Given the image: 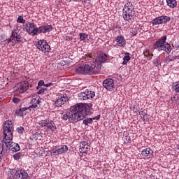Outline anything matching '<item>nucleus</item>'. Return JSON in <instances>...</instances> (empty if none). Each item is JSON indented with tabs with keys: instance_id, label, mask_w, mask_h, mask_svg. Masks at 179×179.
<instances>
[{
	"instance_id": "f257e3e1",
	"label": "nucleus",
	"mask_w": 179,
	"mask_h": 179,
	"mask_svg": "<svg viewBox=\"0 0 179 179\" xmlns=\"http://www.w3.org/2000/svg\"><path fill=\"white\" fill-rule=\"evenodd\" d=\"M92 103H77L72 106L67 113L63 115L62 120H69L71 123L83 121L87 115L92 114Z\"/></svg>"
},
{
	"instance_id": "f03ea898",
	"label": "nucleus",
	"mask_w": 179,
	"mask_h": 179,
	"mask_svg": "<svg viewBox=\"0 0 179 179\" xmlns=\"http://www.w3.org/2000/svg\"><path fill=\"white\" fill-rule=\"evenodd\" d=\"M3 131V143L6 146V149L12 152H19L20 150L19 144L12 142V139H13V123L12 121L6 120L4 122Z\"/></svg>"
},
{
	"instance_id": "7ed1b4c3",
	"label": "nucleus",
	"mask_w": 179,
	"mask_h": 179,
	"mask_svg": "<svg viewBox=\"0 0 179 179\" xmlns=\"http://www.w3.org/2000/svg\"><path fill=\"white\" fill-rule=\"evenodd\" d=\"M167 36L164 35V36L159 38L154 44V50L157 51H165L166 52H171V45L166 42Z\"/></svg>"
},
{
	"instance_id": "20e7f679",
	"label": "nucleus",
	"mask_w": 179,
	"mask_h": 179,
	"mask_svg": "<svg viewBox=\"0 0 179 179\" xmlns=\"http://www.w3.org/2000/svg\"><path fill=\"white\" fill-rule=\"evenodd\" d=\"M122 12L124 20H126V22H129V23H131L132 19L134 18V16H135L134 5L131 1H128L125 3Z\"/></svg>"
},
{
	"instance_id": "39448f33",
	"label": "nucleus",
	"mask_w": 179,
	"mask_h": 179,
	"mask_svg": "<svg viewBox=\"0 0 179 179\" xmlns=\"http://www.w3.org/2000/svg\"><path fill=\"white\" fill-rule=\"evenodd\" d=\"M110 59V56L108 55L99 52L96 53V57H95V61L93 62L94 69L96 71V73L100 72L101 69V64H104L106 61Z\"/></svg>"
},
{
	"instance_id": "423d86ee",
	"label": "nucleus",
	"mask_w": 179,
	"mask_h": 179,
	"mask_svg": "<svg viewBox=\"0 0 179 179\" xmlns=\"http://www.w3.org/2000/svg\"><path fill=\"white\" fill-rule=\"evenodd\" d=\"M77 73H87L88 75H96L97 73L94 69V64H92L91 62L90 64H85V66H80L76 68Z\"/></svg>"
},
{
	"instance_id": "0eeeda50",
	"label": "nucleus",
	"mask_w": 179,
	"mask_h": 179,
	"mask_svg": "<svg viewBox=\"0 0 179 179\" xmlns=\"http://www.w3.org/2000/svg\"><path fill=\"white\" fill-rule=\"evenodd\" d=\"M38 125L41 127V128H44V129L50 131L51 132H55V131H57V124H55V122L50 119L39 121Z\"/></svg>"
},
{
	"instance_id": "6e6552de",
	"label": "nucleus",
	"mask_w": 179,
	"mask_h": 179,
	"mask_svg": "<svg viewBox=\"0 0 179 179\" xmlns=\"http://www.w3.org/2000/svg\"><path fill=\"white\" fill-rule=\"evenodd\" d=\"M7 41L10 45H15L22 43V41H23V38H22V35H20V34H17L16 31H12L11 36Z\"/></svg>"
},
{
	"instance_id": "1a4fd4ad",
	"label": "nucleus",
	"mask_w": 179,
	"mask_h": 179,
	"mask_svg": "<svg viewBox=\"0 0 179 179\" xmlns=\"http://www.w3.org/2000/svg\"><path fill=\"white\" fill-rule=\"evenodd\" d=\"M36 47L40 50L42 51V52H50V50H51V47L45 41V40L42 39L38 41V42L36 43Z\"/></svg>"
},
{
	"instance_id": "9d476101",
	"label": "nucleus",
	"mask_w": 179,
	"mask_h": 179,
	"mask_svg": "<svg viewBox=\"0 0 179 179\" xmlns=\"http://www.w3.org/2000/svg\"><path fill=\"white\" fill-rule=\"evenodd\" d=\"M68 150V146L66 145H58L57 147L52 148L50 150V153L52 156H59V155H62V153H66Z\"/></svg>"
},
{
	"instance_id": "9b49d317",
	"label": "nucleus",
	"mask_w": 179,
	"mask_h": 179,
	"mask_svg": "<svg viewBox=\"0 0 179 179\" xmlns=\"http://www.w3.org/2000/svg\"><path fill=\"white\" fill-rule=\"evenodd\" d=\"M171 18L167 15H161L157 17L152 20V23L153 26H156L157 24H166L167 22H170Z\"/></svg>"
},
{
	"instance_id": "f8f14e48",
	"label": "nucleus",
	"mask_w": 179,
	"mask_h": 179,
	"mask_svg": "<svg viewBox=\"0 0 179 179\" xmlns=\"http://www.w3.org/2000/svg\"><path fill=\"white\" fill-rule=\"evenodd\" d=\"M26 30L31 36H37L38 27L34 22H27L25 24Z\"/></svg>"
},
{
	"instance_id": "ddd939ff",
	"label": "nucleus",
	"mask_w": 179,
	"mask_h": 179,
	"mask_svg": "<svg viewBox=\"0 0 179 179\" xmlns=\"http://www.w3.org/2000/svg\"><path fill=\"white\" fill-rule=\"evenodd\" d=\"M16 87L15 92L17 94H22L29 89V83L27 81H22L17 85Z\"/></svg>"
},
{
	"instance_id": "4468645a",
	"label": "nucleus",
	"mask_w": 179,
	"mask_h": 179,
	"mask_svg": "<svg viewBox=\"0 0 179 179\" xmlns=\"http://www.w3.org/2000/svg\"><path fill=\"white\" fill-rule=\"evenodd\" d=\"M103 86L106 90L109 92H113L115 87L114 85V80L112 78H107L103 82Z\"/></svg>"
},
{
	"instance_id": "2eb2a0df",
	"label": "nucleus",
	"mask_w": 179,
	"mask_h": 179,
	"mask_svg": "<svg viewBox=\"0 0 179 179\" xmlns=\"http://www.w3.org/2000/svg\"><path fill=\"white\" fill-rule=\"evenodd\" d=\"M68 101L66 94H60L58 95L57 101L55 102L56 107H62Z\"/></svg>"
},
{
	"instance_id": "dca6fc26",
	"label": "nucleus",
	"mask_w": 179,
	"mask_h": 179,
	"mask_svg": "<svg viewBox=\"0 0 179 179\" xmlns=\"http://www.w3.org/2000/svg\"><path fill=\"white\" fill-rule=\"evenodd\" d=\"M80 96L83 98V100H92V99L96 96V93L93 91L87 90L84 92H81Z\"/></svg>"
},
{
	"instance_id": "f3484780",
	"label": "nucleus",
	"mask_w": 179,
	"mask_h": 179,
	"mask_svg": "<svg viewBox=\"0 0 179 179\" xmlns=\"http://www.w3.org/2000/svg\"><path fill=\"white\" fill-rule=\"evenodd\" d=\"M54 28L52 27V25H43L38 28V32L37 35L41 34V33H49L50 31H52Z\"/></svg>"
},
{
	"instance_id": "a211bd4d",
	"label": "nucleus",
	"mask_w": 179,
	"mask_h": 179,
	"mask_svg": "<svg viewBox=\"0 0 179 179\" xmlns=\"http://www.w3.org/2000/svg\"><path fill=\"white\" fill-rule=\"evenodd\" d=\"M29 178V173L26 170L20 168L17 169V179H27Z\"/></svg>"
},
{
	"instance_id": "6ab92c4d",
	"label": "nucleus",
	"mask_w": 179,
	"mask_h": 179,
	"mask_svg": "<svg viewBox=\"0 0 179 179\" xmlns=\"http://www.w3.org/2000/svg\"><path fill=\"white\" fill-rule=\"evenodd\" d=\"M141 155L144 159H152L153 157V150L150 148H145L141 152Z\"/></svg>"
},
{
	"instance_id": "aec40b11",
	"label": "nucleus",
	"mask_w": 179,
	"mask_h": 179,
	"mask_svg": "<svg viewBox=\"0 0 179 179\" xmlns=\"http://www.w3.org/2000/svg\"><path fill=\"white\" fill-rule=\"evenodd\" d=\"M115 41L117 43V47H124L127 44V41L125 40V38H124L122 36H117V37L115 39Z\"/></svg>"
},
{
	"instance_id": "412c9836",
	"label": "nucleus",
	"mask_w": 179,
	"mask_h": 179,
	"mask_svg": "<svg viewBox=\"0 0 179 179\" xmlns=\"http://www.w3.org/2000/svg\"><path fill=\"white\" fill-rule=\"evenodd\" d=\"M8 176L10 179H17V169H10L8 171Z\"/></svg>"
},
{
	"instance_id": "4be33fe9",
	"label": "nucleus",
	"mask_w": 179,
	"mask_h": 179,
	"mask_svg": "<svg viewBox=\"0 0 179 179\" xmlns=\"http://www.w3.org/2000/svg\"><path fill=\"white\" fill-rule=\"evenodd\" d=\"M40 103H41V101H40V99L33 98L30 101L29 107L31 108H37V104H40Z\"/></svg>"
},
{
	"instance_id": "5701e85b",
	"label": "nucleus",
	"mask_w": 179,
	"mask_h": 179,
	"mask_svg": "<svg viewBox=\"0 0 179 179\" xmlns=\"http://www.w3.org/2000/svg\"><path fill=\"white\" fill-rule=\"evenodd\" d=\"M83 124H84V125H89V124H92L93 122V120H100V115H97L93 118H84L83 119Z\"/></svg>"
},
{
	"instance_id": "b1692460",
	"label": "nucleus",
	"mask_w": 179,
	"mask_h": 179,
	"mask_svg": "<svg viewBox=\"0 0 179 179\" xmlns=\"http://www.w3.org/2000/svg\"><path fill=\"white\" fill-rule=\"evenodd\" d=\"M85 61L87 62V65H90V63L92 65H94V63H93L94 61H95L94 57H93V55H90V53L87 54L85 55Z\"/></svg>"
},
{
	"instance_id": "393cba45",
	"label": "nucleus",
	"mask_w": 179,
	"mask_h": 179,
	"mask_svg": "<svg viewBox=\"0 0 179 179\" xmlns=\"http://www.w3.org/2000/svg\"><path fill=\"white\" fill-rule=\"evenodd\" d=\"M144 57L148 58V61H152V57H153V53L150 52V50L146 49L143 51Z\"/></svg>"
},
{
	"instance_id": "a878e982",
	"label": "nucleus",
	"mask_w": 179,
	"mask_h": 179,
	"mask_svg": "<svg viewBox=\"0 0 179 179\" xmlns=\"http://www.w3.org/2000/svg\"><path fill=\"white\" fill-rule=\"evenodd\" d=\"M124 57H123L122 65H127L128 62L131 60V54L129 52H125Z\"/></svg>"
},
{
	"instance_id": "bb28decb",
	"label": "nucleus",
	"mask_w": 179,
	"mask_h": 179,
	"mask_svg": "<svg viewBox=\"0 0 179 179\" xmlns=\"http://www.w3.org/2000/svg\"><path fill=\"white\" fill-rule=\"evenodd\" d=\"M166 3L169 8H174L177 6V1L176 0H166Z\"/></svg>"
},
{
	"instance_id": "cd10ccee",
	"label": "nucleus",
	"mask_w": 179,
	"mask_h": 179,
	"mask_svg": "<svg viewBox=\"0 0 179 179\" xmlns=\"http://www.w3.org/2000/svg\"><path fill=\"white\" fill-rule=\"evenodd\" d=\"M80 148H82V149H84V150H86L84 151L83 153H87V151L90 150V148H89V145H87V142L86 141H83L81 143Z\"/></svg>"
},
{
	"instance_id": "c85d7f7f",
	"label": "nucleus",
	"mask_w": 179,
	"mask_h": 179,
	"mask_svg": "<svg viewBox=\"0 0 179 179\" xmlns=\"http://www.w3.org/2000/svg\"><path fill=\"white\" fill-rule=\"evenodd\" d=\"M172 89H173L176 93H179V81L173 83V85H172Z\"/></svg>"
},
{
	"instance_id": "c756f323",
	"label": "nucleus",
	"mask_w": 179,
	"mask_h": 179,
	"mask_svg": "<svg viewBox=\"0 0 179 179\" xmlns=\"http://www.w3.org/2000/svg\"><path fill=\"white\" fill-rule=\"evenodd\" d=\"M89 37V35L86 33H80V41H85L86 38Z\"/></svg>"
},
{
	"instance_id": "7c9ffc66",
	"label": "nucleus",
	"mask_w": 179,
	"mask_h": 179,
	"mask_svg": "<svg viewBox=\"0 0 179 179\" xmlns=\"http://www.w3.org/2000/svg\"><path fill=\"white\" fill-rule=\"evenodd\" d=\"M171 100L173 104H178L179 105V99L178 96H173L171 97Z\"/></svg>"
},
{
	"instance_id": "2f4dec72",
	"label": "nucleus",
	"mask_w": 179,
	"mask_h": 179,
	"mask_svg": "<svg viewBox=\"0 0 179 179\" xmlns=\"http://www.w3.org/2000/svg\"><path fill=\"white\" fill-rule=\"evenodd\" d=\"M3 141H2V143H0V150H1V155H2V153H6L7 152V149H6V146L3 147Z\"/></svg>"
},
{
	"instance_id": "473e14b6",
	"label": "nucleus",
	"mask_w": 179,
	"mask_h": 179,
	"mask_svg": "<svg viewBox=\"0 0 179 179\" xmlns=\"http://www.w3.org/2000/svg\"><path fill=\"white\" fill-rule=\"evenodd\" d=\"M176 58L177 56L169 55L166 58L165 61L166 62H171V61H174V59H176Z\"/></svg>"
},
{
	"instance_id": "72a5a7b5",
	"label": "nucleus",
	"mask_w": 179,
	"mask_h": 179,
	"mask_svg": "<svg viewBox=\"0 0 179 179\" xmlns=\"http://www.w3.org/2000/svg\"><path fill=\"white\" fill-rule=\"evenodd\" d=\"M17 22L24 24L26 23V20L23 19L22 16L20 15L17 20Z\"/></svg>"
},
{
	"instance_id": "f704fd0d",
	"label": "nucleus",
	"mask_w": 179,
	"mask_h": 179,
	"mask_svg": "<svg viewBox=\"0 0 179 179\" xmlns=\"http://www.w3.org/2000/svg\"><path fill=\"white\" fill-rule=\"evenodd\" d=\"M15 114L18 115V117H23V112L20 108L16 110Z\"/></svg>"
},
{
	"instance_id": "c9c22d12",
	"label": "nucleus",
	"mask_w": 179,
	"mask_h": 179,
	"mask_svg": "<svg viewBox=\"0 0 179 179\" xmlns=\"http://www.w3.org/2000/svg\"><path fill=\"white\" fill-rule=\"evenodd\" d=\"M13 103L15 104H19L20 103V99L17 97H13L12 99Z\"/></svg>"
},
{
	"instance_id": "e433bc0d",
	"label": "nucleus",
	"mask_w": 179,
	"mask_h": 179,
	"mask_svg": "<svg viewBox=\"0 0 179 179\" xmlns=\"http://www.w3.org/2000/svg\"><path fill=\"white\" fill-rule=\"evenodd\" d=\"M24 131V128H23V127H19L17 128V132H18V134H23Z\"/></svg>"
},
{
	"instance_id": "4c0bfd02",
	"label": "nucleus",
	"mask_w": 179,
	"mask_h": 179,
	"mask_svg": "<svg viewBox=\"0 0 179 179\" xmlns=\"http://www.w3.org/2000/svg\"><path fill=\"white\" fill-rule=\"evenodd\" d=\"M38 136H40V134L38 133H35L34 134H33L34 139H36V141H38V139H39V141H41V138H38Z\"/></svg>"
},
{
	"instance_id": "58836bf2",
	"label": "nucleus",
	"mask_w": 179,
	"mask_h": 179,
	"mask_svg": "<svg viewBox=\"0 0 179 179\" xmlns=\"http://www.w3.org/2000/svg\"><path fill=\"white\" fill-rule=\"evenodd\" d=\"M20 156H21L20 152L16 153L13 155V159L15 160H19V159H20Z\"/></svg>"
},
{
	"instance_id": "ea45409f",
	"label": "nucleus",
	"mask_w": 179,
	"mask_h": 179,
	"mask_svg": "<svg viewBox=\"0 0 179 179\" xmlns=\"http://www.w3.org/2000/svg\"><path fill=\"white\" fill-rule=\"evenodd\" d=\"M154 65L155 66H159V65H160V59H154Z\"/></svg>"
},
{
	"instance_id": "a19ab883",
	"label": "nucleus",
	"mask_w": 179,
	"mask_h": 179,
	"mask_svg": "<svg viewBox=\"0 0 179 179\" xmlns=\"http://www.w3.org/2000/svg\"><path fill=\"white\" fill-rule=\"evenodd\" d=\"M47 90V88H41L38 91V94H43V92H45Z\"/></svg>"
},
{
	"instance_id": "79ce46f5",
	"label": "nucleus",
	"mask_w": 179,
	"mask_h": 179,
	"mask_svg": "<svg viewBox=\"0 0 179 179\" xmlns=\"http://www.w3.org/2000/svg\"><path fill=\"white\" fill-rule=\"evenodd\" d=\"M31 108L29 107H24V108H21L20 110L21 111H22V113H24V111L27 110H31Z\"/></svg>"
},
{
	"instance_id": "37998d69",
	"label": "nucleus",
	"mask_w": 179,
	"mask_h": 179,
	"mask_svg": "<svg viewBox=\"0 0 179 179\" xmlns=\"http://www.w3.org/2000/svg\"><path fill=\"white\" fill-rule=\"evenodd\" d=\"M38 86H45V84L44 83V80H41L38 83Z\"/></svg>"
},
{
	"instance_id": "c03bdc74",
	"label": "nucleus",
	"mask_w": 179,
	"mask_h": 179,
	"mask_svg": "<svg viewBox=\"0 0 179 179\" xmlns=\"http://www.w3.org/2000/svg\"><path fill=\"white\" fill-rule=\"evenodd\" d=\"M51 86H54V83H50L45 84V87H50Z\"/></svg>"
},
{
	"instance_id": "a18cd8bd",
	"label": "nucleus",
	"mask_w": 179,
	"mask_h": 179,
	"mask_svg": "<svg viewBox=\"0 0 179 179\" xmlns=\"http://www.w3.org/2000/svg\"><path fill=\"white\" fill-rule=\"evenodd\" d=\"M131 36H136V31H132L131 32Z\"/></svg>"
},
{
	"instance_id": "49530a36",
	"label": "nucleus",
	"mask_w": 179,
	"mask_h": 179,
	"mask_svg": "<svg viewBox=\"0 0 179 179\" xmlns=\"http://www.w3.org/2000/svg\"><path fill=\"white\" fill-rule=\"evenodd\" d=\"M140 115H141V118H142V117H145V115H143V114H142L141 113H140Z\"/></svg>"
},
{
	"instance_id": "de8ad7c7",
	"label": "nucleus",
	"mask_w": 179,
	"mask_h": 179,
	"mask_svg": "<svg viewBox=\"0 0 179 179\" xmlns=\"http://www.w3.org/2000/svg\"><path fill=\"white\" fill-rule=\"evenodd\" d=\"M74 1V2H76V1H79V0H73Z\"/></svg>"
},
{
	"instance_id": "09e8293b",
	"label": "nucleus",
	"mask_w": 179,
	"mask_h": 179,
	"mask_svg": "<svg viewBox=\"0 0 179 179\" xmlns=\"http://www.w3.org/2000/svg\"><path fill=\"white\" fill-rule=\"evenodd\" d=\"M1 100H2V98H0V101H1Z\"/></svg>"
},
{
	"instance_id": "8fccbe9b",
	"label": "nucleus",
	"mask_w": 179,
	"mask_h": 179,
	"mask_svg": "<svg viewBox=\"0 0 179 179\" xmlns=\"http://www.w3.org/2000/svg\"><path fill=\"white\" fill-rule=\"evenodd\" d=\"M178 48H179V46H178Z\"/></svg>"
}]
</instances>
